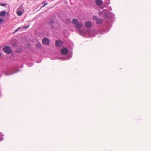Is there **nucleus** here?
Segmentation results:
<instances>
[{
    "mask_svg": "<svg viewBox=\"0 0 151 151\" xmlns=\"http://www.w3.org/2000/svg\"><path fill=\"white\" fill-rule=\"evenodd\" d=\"M73 24L75 25V27L77 29H79L81 28L83 26L82 23H79L77 19H73L72 22Z\"/></svg>",
    "mask_w": 151,
    "mask_h": 151,
    "instance_id": "1",
    "label": "nucleus"
},
{
    "mask_svg": "<svg viewBox=\"0 0 151 151\" xmlns=\"http://www.w3.org/2000/svg\"><path fill=\"white\" fill-rule=\"evenodd\" d=\"M3 50L5 53L10 54L12 53V51L11 47L8 46H6L3 48Z\"/></svg>",
    "mask_w": 151,
    "mask_h": 151,
    "instance_id": "2",
    "label": "nucleus"
},
{
    "mask_svg": "<svg viewBox=\"0 0 151 151\" xmlns=\"http://www.w3.org/2000/svg\"><path fill=\"white\" fill-rule=\"evenodd\" d=\"M93 19L96 21V22L98 24H100L103 22V19H101L98 18L96 16H94L92 18Z\"/></svg>",
    "mask_w": 151,
    "mask_h": 151,
    "instance_id": "3",
    "label": "nucleus"
},
{
    "mask_svg": "<svg viewBox=\"0 0 151 151\" xmlns=\"http://www.w3.org/2000/svg\"><path fill=\"white\" fill-rule=\"evenodd\" d=\"M22 11L24 12L23 9L22 7H19L16 11L17 14L18 16H21L23 14Z\"/></svg>",
    "mask_w": 151,
    "mask_h": 151,
    "instance_id": "4",
    "label": "nucleus"
},
{
    "mask_svg": "<svg viewBox=\"0 0 151 151\" xmlns=\"http://www.w3.org/2000/svg\"><path fill=\"white\" fill-rule=\"evenodd\" d=\"M42 42L43 45H49L50 43V40L47 38H44L42 40Z\"/></svg>",
    "mask_w": 151,
    "mask_h": 151,
    "instance_id": "5",
    "label": "nucleus"
},
{
    "mask_svg": "<svg viewBox=\"0 0 151 151\" xmlns=\"http://www.w3.org/2000/svg\"><path fill=\"white\" fill-rule=\"evenodd\" d=\"M68 52V50L66 48H63L61 49V52L63 55H66Z\"/></svg>",
    "mask_w": 151,
    "mask_h": 151,
    "instance_id": "6",
    "label": "nucleus"
},
{
    "mask_svg": "<svg viewBox=\"0 0 151 151\" xmlns=\"http://www.w3.org/2000/svg\"><path fill=\"white\" fill-rule=\"evenodd\" d=\"M55 45L57 47L61 46L63 44L62 41L60 40H58L55 41Z\"/></svg>",
    "mask_w": 151,
    "mask_h": 151,
    "instance_id": "7",
    "label": "nucleus"
},
{
    "mask_svg": "<svg viewBox=\"0 0 151 151\" xmlns=\"http://www.w3.org/2000/svg\"><path fill=\"white\" fill-rule=\"evenodd\" d=\"M85 25L87 28H90L92 26V23L91 22H87L85 23Z\"/></svg>",
    "mask_w": 151,
    "mask_h": 151,
    "instance_id": "8",
    "label": "nucleus"
},
{
    "mask_svg": "<svg viewBox=\"0 0 151 151\" xmlns=\"http://www.w3.org/2000/svg\"><path fill=\"white\" fill-rule=\"evenodd\" d=\"M95 3L98 6H101L103 4L102 0H96Z\"/></svg>",
    "mask_w": 151,
    "mask_h": 151,
    "instance_id": "9",
    "label": "nucleus"
},
{
    "mask_svg": "<svg viewBox=\"0 0 151 151\" xmlns=\"http://www.w3.org/2000/svg\"><path fill=\"white\" fill-rule=\"evenodd\" d=\"M6 14V12L5 11H1L0 13V16L1 17H3L5 16Z\"/></svg>",
    "mask_w": 151,
    "mask_h": 151,
    "instance_id": "10",
    "label": "nucleus"
},
{
    "mask_svg": "<svg viewBox=\"0 0 151 151\" xmlns=\"http://www.w3.org/2000/svg\"><path fill=\"white\" fill-rule=\"evenodd\" d=\"M35 47L37 48H40L42 47V45L40 43H38L35 45Z\"/></svg>",
    "mask_w": 151,
    "mask_h": 151,
    "instance_id": "11",
    "label": "nucleus"
},
{
    "mask_svg": "<svg viewBox=\"0 0 151 151\" xmlns=\"http://www.w3.org/2000/svg\"><path fill=\"white\" fill-rule=\"evenodd\" d=\"M54 21L53 20H51L49 22L48 24L50 25H52L54 23Z\"/></svg>",
    "mask_w": 151,
    "mask_h": 151,
    "instance_id": "12",
    "label": "nucleus"
},
{
    "mask_svg": "<svg viewBox=\"0 0 151 151\" xmlns=\"http://www.w3.org/2000/svg\"><path fill=\"white\" fill-rule=\"evenodd\" d=\"M65 22L66 23H69L70 22V19H66L65 20Z\"/></svg>",
    "mask_w": 151,
    "mask_h": 151,
    "instance_id": "13",
    "label": "nucleus"
},
{
    "mask_svg": "<svg viewBox=\"0 0 151 151\" xmlns=\"http://www.w3.org/2000/svg\"><path fill=\"white\" fill-rule=\"evenodd\" d=\"M4 19L2 18L0 19V24H1L3 21Z\"/></svg>",
    "mask_w": 151,
    "mask_h": 151,
    "instance_id": "14",
    "label": "nucleus"
},
{
    "mask_svg": "<svg viewBox=\"0 0 151 151\" xmlns=\"http://www.w3.org/2000/svg\"><path fill=\"white\" fill-rule=\"evenodd\" d=\"M29 27V26L28 25L27 26H26V27H23V28L24 29H27V28H28Z\"/></svg>",
    "mask_w": 151,
    "mask_h": 151,
    "instance_id": "15",
    "label": "nucleus"
},
{
    "mask_svg": "<svg viewBox=\"0 0 151 151\" xmlns=\"http://www.w3.org/2000/svg\"><path fill=\"white\" fill-rule=\"evenodd\" d=\"M0 5L2 6H6V5L5 4H2V3H1L0 4Z\"/></svg>",
    "mask_w": 151,
    "mask_h": 151,
    "instance_id": "16",
    "label": "nucleus"
},
{
    "mask_svg": "<svg viewBox=\"0 0 151 151\" xmlns=\"http://www.w3.org/2000/svg\"><path fill=\"white\" fill-rule=\"evenodd\" d=\"M20 27H18L17 29L16 30H15L14 32H16L17 31L20 29Z\"/></svg>",
    "mask_w": 151,
    "mask_h": 151,
    "instance_id": "17",
    "label": "nucleus"
},
{
    "mask_svg": "<svg viewBox=\"0 0 151 151\" xmlns=\"http://www.w3.org/2000/svg\"><path fill=\"white\" fill-rule=\"evenodd\" d=\"M104 17H108V14H104Z\"/></svg>",
    "mask_w": 151,
    "mask_h": 151,
    "instance_id": "18",
    "label": "nucleus"
},
{
    "mask_svg": "<svg viewBox=\"0 0 151 151\" xmlns=\"http://www.w3.org/2000/svg\"><path fill=\"white\" fill-rule=\"evenodd\" d=\"M47 4V3L46 4L44 5L41 8L44 7L45 6H46Z\"/></svg>",
    "mask_w": 151,
    "mask_h": 151,
    "instance_id": "19",
    "label": "nucleus"
},
{
    "mask_svg": "<svg viewBox=\"0 0 151 151\" xmlns=\"http://www.w3.org/2000/svg\"><path fill=\"white\" fill-rule=\"evenodd\" d=\"M1 53H0V56H1Z\"/></svg>",
    "mask_w": 151,
    "mask_h": 151,
    "instance_id": "20",
    "label": "nucleus"
},
{
    "mask_svg": "<svg viewBox=\"0 0 151 151\" xmlns=\"http://www.w3.org/2000/svg\"><path fill=\"white\" fill-rule=\"evenodd\" d=\"M13 73H11V74H13Z\"/></svg>",
    "mask_w": 151,
    "mask_h": 151,
    "instance_id": "21",
    "label": "nucleus"
},
{
    "mask_svg": "<svg viewBox=\"0 0 151 151\" xmlns=\"http://www.w3.org/2000/svg\"><path fill=\"white\" fill-rule=\"evenodd\" d=\"M45 2L43 3H45Z\"/></svg>",
    "mask_w": 151,
    "mask_h": 151,
    "instance_id": "22",
    "label": "nucleus"
}]
</instances>
